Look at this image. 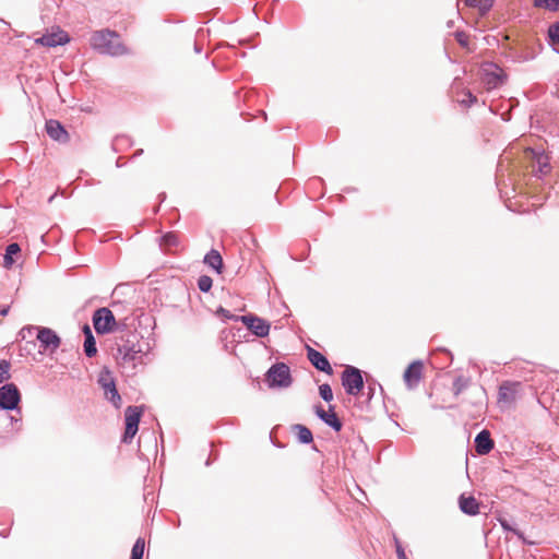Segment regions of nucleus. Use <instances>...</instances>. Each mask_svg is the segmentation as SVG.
Wrapping results in <instances>:
<instances>
[{"label": "nucleus", "mask_w": 559, "mask_h": 559, "mask_svg": "<svg viewBox=\"0 0 559 559\" xmlns=\"http://www.w3.org/2000/svg\"><path fill=\"white\" fill-rule=\"evenodd\" d=\"M144 548L145 542L139 537L131 549V559H143Z\"/></svg>", "instance_id": "obj_28"}, {"label": "nucleus", "mask_w": 559, "mask_h": 559, "mask_svg": "<svg viewBox=\"0 0 559 559\" xmlns=\"http://www.w3.org/2000/svg\"><path fill=\"white\" fill-rule=\"evenodd\" d=\"M480 78L488 91L500 87L508 76L495 62L485 61L480 66Z\"/></svg>", "instance_id": "obj_3"}, {"label": "nucleus", "mask_w": 559, "mask_h": 559, "mask_svg": "<svg viewBox=\"0 0 559 559\" xmlns=\"http://www.w3.org/2000/svg\"><path fill=\"white\" fill-rule=\"evenodd\" d=\"M158 199H159V201H160V202H164V201H165V199H166V193H164V192H163V193H160V194L158 195Z\"/></svg>", "instance_id": "obj_41"}, {"label": "nucleus", "mask_w": 559, "mask_h": 559, "mask_svg": "<svg viewBox=\"0 0 559 559\" xmlns=\"http://www.w3.org/2000/svg\"><path fill=\"white\" fill-rule=\"evenodd\" d=\"M194 50H195V52L200 53L202 48L195 43L194 44Z\"/></svg>", "instance_id": "obj_42"}, {"label": "nucleus", "mask_w": 559, "mask_h": 559, "mask_svg": "<svg viewBox=\"0 0 559 559\" xmlns=\"http://www.w3.org/2000/svg\"><path fill=\"white\" fill-rule=\"evenodd\" d=\"M83 333L85 336L83 348L84 353L87 357H94L97 354L96 341L92 333L90 325L85 324L83 326Z\"/></svg>", "instance_id": "obj_19"}, {"label": "nucleus", "mask_w": 559, "mask_h": 559, "mask_svg": "<svg viewBox=\"0 0 559 559\" xmlns=\"http://www.w3.org/2000/svg\"><path fill=\"white\" fill-rule=\"evenodd\" d=\"M115 383L116 381L112 376V372L108 368L104 367L98 376V384L100 385V388H103L109 386V384L112 385Z\"/></svg>", "instance_id": "obj_24"}, {"label": "nucleus", "mask_w": 559, "mask_h": 559, "mask_svg": "<svg viewBox=\"0 0 559 559\" xmlns=\"http://www.w3.org/2000/svg\"><path fill=\"white\" fill-rule=\"evenodd\" d=\"M391 423H392L396 428H399V427H400V426H399V424H397L394 419H391Z\"/></svg>", "instance_id": "obj_46"}, {"label": "nucleus", "mask_w": 559, "mask_h": 559, "mask_svg": "<svg viewBox=\"0 0 559 559\" xmlns=\"http://www.w3.org/2000/svg\"><path fill=\"white\" fill-rule=\"evenodd\" d=\"M32 328H28L31 330ZM33 329L37 330L36 338L40 343V347L44 352L49 350L50 353H55L60 344L61 338L58 336V334L51 330L50 328H37L34 326Z\"/></svg>", "instance_id": "obj_10"}, {"label": "nucleus", "mask_w": 559, "mask_h": 559, "mask_svg": "<svg viewBox=\"0 0 559 559\" xmlns=\"http://www.w3.org/2000/svg\"><path fill=\"white\" fill-rule=\"evenodd\" d=\"M342 385L348 395H358L365 386L361 370L354 366H346L341 376Z\"/></svg>", "instance_id": "obj_5"}, {"label": "nucleus", "mask_w": 559, "mask_h": 559, "mask_svg": "<svg viewBox=\"0 0 559 559\" xmlns=\"http://www.w3.org/2000/svg\"><path fill=\"white\" fill-rule=\"evenodd\" d=\"M90 44L100 55L119 57L129 53L119 34L108 28L95 31L90 38Z\"/></svg>", "instance_id": "obj_1"}, {"label": "nucleus", "mask_w": 559, "mask_h": 559, "mask_svg": "<svg viewBox=\"0 0 559 559\" xmlns=\"http://www.w3.org/2000/svg\"><path fill=\"white\" fill-rule=\"evenodd\" d=\"M0 415H5L4 413L0 412Z\"/></svg>", "instance_id": "obj_49"}, {"label": "nucleus", "mask_w": 559, "mask_h": 559, "mask_svg": "<svg viewBox=\"0 0 559 559\" xmlns=\"http://www.w3.org/2000/svg\"><path fill=\"white\" fill-rule=\"evenodd\" d=\"M424 364L421 360H414L408 365L403 374V380L408 390L418 388L423 378Z\"/></svg>", "instance_id": "obj_11"}, {"label": "nucleus", "mask_w": 559, "mask_h": 559, "mask_svg": "<svg viewBox=\"0 0 559 559\" xmlns=\"http://www.w3.org/2000/svg\"><path fill=\"white\" fill-rule=\"evenodd\" d=\"M92 321L96 333L100 335L114 332L117 323L112 311L106 307L97 309Z\"/></svg>", "instance_id": "obj_7"}, {"label": "nucleus", "mask_w": 559, "mask_h": 559, "mask_svg": "<svg viewBox=\"0 0 559 559\" xmlns=\"http://www.w3.org/2000/svg\"><path fill=\"white\" fill-rule=\"evenodd\" d=\"M20 402L21 394L14 383H7L0 386V412L3 413V411H17L20 414Z\"/></svg>", "instance_id": "obj_8"}, {"label": "nucleus", "mask_w": 559, "mask_h": 559, "mask_svg": "<svg viewBox=\"0 0 559 559\" xmlns=\"http://www.w3.org/2000/svg\"><path fill=\"white\" fill-rule=\"evenodd\" d=\"M367 389H368V400H371L372 396L374 395L376 393V383H371L368 379H367Z\"/></svg>", "instance_id": "obj_40"}, {"label": "nucleus", "mask_w": 559, "mask_h": 559, "mask_svg": "<svg viewBox=\"0 0 559 559\" xmlns=\"http://www.w3.org/2000/svg\"><path fill=\"white\" fill-rule=\"evenodd\" d=\"M178 242H179L178 241V236L175 233H173V231L166 233L160 238V245L166 247V248L176 247L178 245Z\"/></svg>", "instance_id": "obj_30"}, {"label": "nucleus", "mask_w": 559, "mask_h": 559, "mask_svg": "<svg viewBox=\"0 0 559 559\" xmlns=\"http://www.w3.org/2000/svg\"><path fill=\"white\" fill-rule=\"evenodd\" d=\"M460 510L467 515L474 516L479 513V503L473 496H465L462 493L459 497Z\"/></svg>", "instance_id": "obj_18"}, {"label": "nucleus", "mask_w": 559, "mask_h": 559, "mask_svg": "<svg viewBox=\"0 0 559 559\" xmlns=\"http://www.w3.org/2000/svg\"><path fill=\"white\" fill-rule=\"evenodd\" d=\"M314 413L325 425L331 427L334 431H341L343 424L335 414L333 406H330V409L325 411L322 405H316Z\"/></svg>", "instance_id": "obj_12"}, {"label": "nucleus", "mask_w": 559, "mask_h": 559, "mask_svg": "<svg viewBox=\"0 0 559 559\" xmlns=\"http://www.w3.org/2000/svg\"><path fill=\"white\" fill-rule=\"evenodd\" d=\"M521 385L520 382L506 381L499 386L498 402L504 404H511L515 401L518 389Z\"/></svg>", "instance_id": "obj_16"}, {"label": "nucleus", "mask_w": 559, "mask_h": 559, "mask_svg": "<svg viewBox=\"0 0 559 559\" xmlns=\"http://www.w3.org/2000/svg\"><path fill=\"white\" fill-rule=\"evenodd\" d=\"M218 312H219L223 317H225L226 319L238 321V320H237V317H238V316L231 314L228 310H226V309H224V308H222V307L218 309Z\"/></svg>", "instance_id": "obj_39"}, {"label": "nucleus", "mask_w": 559, "mask_h": 559, "mask_svg": "<svg viewBox=\"0 0 559 559\" xmlns=\"http://www.w3.org/2000/svg\"><path fill=\"white\" fill-rule=\"evenodd\" d=\"M466 4L472 8H478L481 12L489 11L493 5V0H465Z\"/></svg>", "instance_id": "obj_26"}, {"label": "nucleus", "mask_w": 559, "mask_h": 559, "mask_svg": "<svg viewBox=\"0 0 559 559\" xmlns=\"http://www.w3.org/2000/svg\"><path fill=\"white\" fill-rule=\"evenodd\" d=\"M377 385H378V388H379V390H380V393L382 394V393H383V388H382V385H381L380 383H378Z\"/></svg>", "instance_id": "obj_45"}, {"label": "nucleus", "mask_w": 559, "mask_h": 559, "mask_svg": "<svg viewBox=\"0 0 559 559\" xmlns=\"http://www.w3.org/2000/svg\"><path fill=\"white\" fill-rule=\"evenodd\" d=\"M548 37L552 44H559V22L549 26Z\"/></svg>", "instance_id": "obj_35"}, {"label": "nucleus", "mask_w": 559, "mask_h": 559, "mask_svg": "<svg viewBox=\"0 0 559 559\" xmlns=\"http://www.w3.org/2000/svg\"><path fill=\"white\" fill-rule=\"evenodd\" d=\"M46 132L50 139L59 143H66L69 140L68 131L58 120L46 121Z\"/></svg>", "instance_id": "obj_14"}, {"label": "nucleus", "mask_w": 559, "mask_h": 559, "mask_svg": "<svg viewBox=\"0 0 559 559\" xmlns=\"http://www.w3.org/2000/svg\"><path fill=\"white\" fill-rule=\"evenodd\" d=\"M70 38L68 34L61 29L57 32L45 34L35 39V44L46 47L62 46L69 43Z\"/></svg>", "instance_id": "obj_13"}, {"label": "nucleus", "mask_w": 559, "mask_h": 559, "mask_svg": "<svg viewBox=\"0 0 559 559\" xmlns=\"http://www.w3.org/2000/svg\"><path fill=\"white\" fill-rule=\"evenodd\" d=\"M53 198H55V195H51V197L49 198V202H51V201L53 200Z\"/></svg>", "instance_id": "obj_48"}, {"label": "nucleus", "mask_w": 559, "mask_h": 559, "mask_svg": "<svg viewBox=\"0 0 559 559\" xmlns=\"http://www.w3.org/2000/svg\"><path fill=\"white\" fill-rule=\"evenodd\" d=\"M158 210H159V207H158V206H157V207H155V209H154V213H157V212H158Z\"/></svg>", "instance_id": "obj_47"}, {"label": "nucleus", "mask_w": 559, "mask_h": 559, "mask_svg": "<svg viewBox=\"0 0 559 559\" xmlns=\"http://www.w3.org/2000/svg\"><path fill=\"white\" fill-rule=\"evenodd\" d=\"M204 263L214 269L217 273L222 272L223 259L217 250H210L204 257Z\"/></svg>", "instance_id": "obj_20"}, {"label": "nucleus", "mask_w": 559, "mask_h": 559, "mask_svg": "<svg viewBox=\"0 0 559 559\" xmlns=\"http://www.w3.org/2000/svg\"><path fill=\"white\" fill-rule=\"evenodd\" d=\"M454 37L456 41L460 44V46L464 48L468 46V37L463 31H456L454 33Z\"/></svg>", "instance_id": "obj_36"}, {"label": "nucleus", "mask_w": 559, "mask_h": 559, "mask_svg": "<svg viewBox=\"0 0 559 559\" xmlns=\"http://www.w3.org/2000/svg\"><path fill=\"white\" fill-rule=\"evenodd\" d=\"M537 164H538V171L542 175H545V174H547L549 171V165L546 162V158H544L543 156L538 157Z\"/></svg>", "instance_id": "obj_38"}, {"label": "nucleus", "mask_w": 559, "mask_h": 559, "mask_svg": "<svg viewBox=\"0 0 559 559\" xmlns=\"http://www.w3.org/2000/svg\"><path fill=\"white\" fill-rule=\"evenodd\" d=\"M475 450L479 455H486L493 449V440L486 429L478 432L474 440Z\"/></svg>", "instance_id": "obj_17"}, {"label": "nucleus", "mask_w": 559, "mask_h": 559, "mask_svg": "<svg viewBox=\"0 0 559 559\" xmlns=\"http://www.w3.org/2000/svg\"><path fill=\"white\" fill-rule=\"evenodd\" d=\"M293 429L296 431L297 439L300 443L309 444L313 441L312 432L308 427L297 424Z\"/></svg>", "instance_id": "obj_21"}, {"label": "nucleus", "mask_w": 559, "mask_h": 559, "mask_svg": "<svg viewBox=\"0 0 559 559\" xmlns=\"http://www.w3.org/2000/svg\"><path fill=\"white\" fill-rule=\"evenodd\" d=\"M237 320L242 322L247 329L257 337H265L270 333V323L255 314L248 313L237 317Z\"/></svg>", "instance_id": "obj_9"}, {"label": "nucleus", "mask_w": 559, "mask_h": 559, "mask_svg": "<svg viewBox=\"0 0 559 559\" xmlns=\"http://www.w3.org/2000/svg\"><path fill=\"white\" fill-rule=\"evenodd\" d=\"M393 538H394V543H395V550H396L397 559H408L406 556L405 549L402 546V544L400 543V540L397 539V537L394 535Z\"/></svg>", "instance_id": "obj_37"}, {"label": "nucleus", "mask_w": 559, "mask_h": 559, "mask_svg": "<svg viewBox=\"0 0 559 559\" xmlns=\"http://www.w3.org/2000/svg\"><path fill=\"white\" fill-rule=\"evenodd\" d=\"M104 394L107 401H109L116 408L121 406V396L116 388V383L109 386H103Z\"/></svg>", "instance_id": "obj_22"}, {"label": "nucleus", "mask_w": 559, "mask_h": 559, "mask_svg": "<svg viewBox=\"0 0 559 559\" xmlns=\"http://www.w3.org/2000/svg\"><path fill=\"white\" fill-rule=\"evenodd\" d=\"M469 384V379L459 376L454 379L452 390L455 396L460 395Z\"/></svg>", "instance_id": "obj_25"}, {"label": "nucleus", "mask_w": 559, "mask_h": 559, "mask_svg": "<svg viewBox=\"0 0 559 559\" xmlns=\"http://www.w3.org/2000/svg\"><path fill=\"white\" fill-rule=\"evenodd\" d=\"M464 96L465 97L459 102L461 106L469 108L477 103V97L469 90L464 91Z\"/></svg>", "instance_id": "obj_33"}, {"label": "nucleus", "mask_w": 559, "mask_h": 559, "mask_svg": "<svg viewBox=\"0 0 559 559\" xmlns=\"http://www.w3.org/2000/svg\"><path fill=\"white\" fill-rule=\"evenodd\" d=\"M20 251H21V248L16 242H12L7 246L5 254H4V263L7 266H10L13 264L12 255L19 253Z\"/></svg>", "instance_id": "obj_27"}, {"label": "nucleus", "mask_w": 559, "mask_h": 559, "mask_svg": "<svg viewBox=\"0 0 559 559\" xmlns=\"http://www.w3.org/2000/svg\"><path fill=\"white\" fill-rule=\"evenodd\" d=\"M8 311H9V309H8V308H7V309H2V310L0 311V314L5 316V314L8 313Z\"/></svg>", "instance_id": "obj_44"}, {"label": "nucleus", "mask_w": 559, "mask_h": 559, "mask_svg": "<svg viewBox=\"0 0 559 559\" xmlns=\"http://www.w3.org/2000/svg\"><path fill=\"white\" fill-rule=\"evenodd\" d=\"M534 7L557 12L559 10V0H534Z\"/></svg>", "instance_id": "obj_29"}, {"label": "nucleus", "mask_w": 559, "mask_h": 559, "mask_svg": "<svg viewBox=\"0 0 559 559\" xmlns=\"http://www.w3.org/2000/svg\"><path fill=\"white\" fill-rule=\"evenodd\" d=\"M10 368L11 364L8 360H0V384L11 378Z\"/></svg>", "instance_id": "obj_31"}, {"label": "nucleus", "mask_w": 559, "mask_h": 559, "mask_svg": "<svg viewBox=\"0 0 559 559\" xmlns=\"http://www.w3.org/2000/svg\"><path fill=\"white\" fill-rule=\"evenodd\" d=\"M265 381L270 388H288L293 379L289 367L284 362H276L265 373Z\"/></svg>", "instance_id": "obj_4"}, {"label": "nucleus", "mask_w": 559, "mask_h": 559, "mask_svg": "<svg viewBox=\"0 0 559 559\" xmlns=\"http://www.w3.org/2000/svg\"><path fill=\"white\" fill-rule=\"evenodd\" d=\"M146 352L139 341L127 340L117 347L116 360L127 372L134 373L136 368L144 364Z\"/></svg>", "instance_id": "obj_2"}, {"label": "nucleus", "mask_w": 559, "mask_h": 559, "mask_svg": "<svg viewBox=\"0 0 559 559\" xmlns=\"http://www.w3.org/2000/svg\"><path fill=\"white\" fill-rule=\"evenodd\" d=\"M319 394L325 402H331L333 400V391L328 383H323L319 386Z\"/></svg>", "instance_id": "obj_34"}, {"label": "nucleus", "mask_w": 559, "mask_h": 559, "mask_svg": "<svg viewBox=\"0 0 559 559\" xmlns=\"http://www.w3.org/2000/svg\"><path fill=\"white\" fill-rule=\"evenodd\" d=\"M500 524H501V527L503 528V531H504V532H511V533H513V534H514V535H516V536H518V538H520L524 544H526V545H534V544H535L534 542L526 539V538H525V536H524V534H523L520 530H518V528H515L514 526H512V525L509 523V521H507V520H500Z\"/></svg>", "instance_id": "obj_23"}, {"label": "nucleus", "mask_w": 559, "mask_h": 559, "mask_svg": "<svg viewBox=\"0 0 559 559\" xmlns=\"http://www.w3.org/2000/svg\"><path fill=\"white\" fill-rule=\"evenodd\" d=\"M143 413L141 406H128L124 411L126 428L121 441L130 443L139 430V423Z\"/></svg>", "instance_id": "obj_6"}, {"label": "nucleus", "mask_w": 559, "mask_h": 559, "mask_svg": "<svg viewBox=\"0 0 559 559\" xmlns=\"http://www.w3.org/2000/svg\"><path fill=\"white\" fill-rule=\"evenodd\" d=\"M213 285V280L207 275H201L198 278V287L201 292L207 293Z\"/></svg>", "instance_id": "obj_32"}, {"label": "nucleus", "mask_w": 559, "mask_h": 559, "mask_svg": "<svg viewBox=\"0 0 559 559\" xmlns=\"http://www.w3.org/2000/svg\"><path fill=\"white\" fill-rule=\"evenodd\" d=\"M307 356H308L309 361L312 364V366L316 369H318L322 372H325L328 374H332L333 369H332L328 358L323 354H321L320 352H318L311 347H308Z\"/></svg>", "instance_id": "obj_15"}, {"label": "nucleus", "mask_w": 559, "mask_h": 559, "mask_svg": "<svg viewBox=\"0 0 559 559\" xmlns=\"http://www.w3.org/2000/svg\"><path fill=\"white\" fill-rule=\"evenodd\" d=\"M20 419H21V418H19V417L10 416V420H11V423H13V421L17 423V421H20Z\"/></svg>", "instance_id": "obj_43"}]
</instances>
